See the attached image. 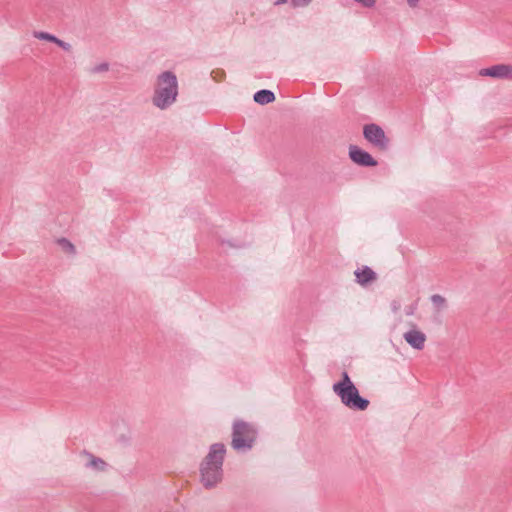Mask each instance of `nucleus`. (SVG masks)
I'll return each mask as SVG.
<instances>
[{
    "label": "nucleus",
    "instance_id": "1",
    "mask_svg": "<svg viewBox=\"0 0 512 512\" xmlns=\"http://www.w3.org/2000/svg\"><path fill=\"white\" fill-rule=\"evenodd\" d=\"M225 454L223 444H213L201 466V482L206 488L214 487L222 479L221 466Z\"/></svg>",
    "mask_w": 512,
    "mask_h": 512
},
{
    "label": "nucleus",
    "instance_id": "2",
    "mask_svg": "<svg viewBox=\"0 0 512 512\" xmlns=\"http://www.w3.org/2000/svg\"><path fill=\"white\" fill-rule=\"evenodd\" d=\"M177 95L178 84L176 76L170 72L162 73L156 83L152 98L153 104L160 109H166L175 102Z\"/></svg>",
    "mask_w": 512,
    "mask_h": 512
},
{
    "label": "nucleus",
    "instance_id": "3",
    "mask_svg": "<svg viewBox=\"0 0 512 512\" xmlns=\"http://www.w3.org/2000/svg\"><path fill=\"white\" fill-rule=\"evenodd\" d=\"M333 391L339 396L341 402L352 410L364 411L369 406V401L359 395V391L346 372L342 380L333 385Z\"/></svg>",
    "mask_w": 512,
    "mask_h": 512
},
{
    "label": "nucleus",
    "instance_id": "4",
    "mask_svg": "<svg viewBox=\"0 0 512 512\" xmlns=\"http://www.w3.org/2000/svg\"><path fill=\"white\" fill-rule=\"evenodd\" d=\"M255 440V431L247 423L237 421L233 426L232 446L235 449L250 448Z\"/></svg>",
    "mask_w": 512,
    "mask_h": 512
},
{
    "label": "nucleus",
    "instance_id": "5",
    "mask_svg": "<svg viewBox=\"0 0 512 512\" xmlns=\"http://www.w3.org/2000/svg\"><path fill=\"white\" fill-rule=\"evenodd\" d=\"M364 137L379 150H385L388 146V139L381 127L370 124L364 127Z\"/></svg>",
    "mask_w": 512,
    "mask_h": 512
},
{
    "label": "nucleus",
    "instance_id": "6",
    "mask_svg": "<svg viewBox=\"0 0 512 512\" xmlns=\"http://www.w3.org/2000/svg\"><path fill=\"white\" fill-rule=\"evenodd\" d=\"M404 340L414 349L422 350L425 347L427 337L423 331L412 326L403 334Z\"/></svg>",
    "mask_w": 512,
    "mask_h": 512
},
{
    "label": "nucleus",
    "instance_id": "7",
    "mask_svg": "<svg viewBox=\"0 0 512 512\" xmlns=\"http://www.w3.org/2000/svg\"><path fill=\"white\" fill-rule=\"evenodd\" d=\"M349 156L351 160L361 166H376L377 162L373 157L366 151L360 149L357 146H350Z\"/></svg>",
    "mask_w": 512,
    "mask_h": 512
},
{
    "label": "nucleus",
    "instance_id": "8",
    "mask_svg": "<svg viewBox=\"0 0 512 512\" xmlns=\"http://www.w3.org/2000/svg\"><path fill=\"white\" fill-rule=\"evenodd\" d=\"M80 458L83 462V465L86 468L93 470L94 472H103L107 468V463L103 459L96 457L95 455L89 452H82L80 454Z\"/></svg>",
    "mask_w": 512,
    "mask_h": 512
},
{
    "label": "nucleus",
    "instance_id": "9",
    "mask_svg": "<svg viewBox=\"0 0 512 512\" xmlns=\"http://www.w3.org/2000/svg\"><path fill=\"white\" fill-rule=\"evenodd\" d=\"M482 76H490L493 78H507L512 79V66L511 65H496L490 68H485L480 71Z\"/></svg>",
    "mask_w": 512,
    "mask_h": 512
},
{
    "label": "nucleus",
    "instance_id": "10",
    "mask_svg": "<svg viewBox=\"0 0 512 512\" xmlns=\"http://www.w3.org/2000/svg\"><path fill=\"white\" fill-rule=\"evenodd\" d=\"M355 276L357 282L361 285H365L375 279V273L368 267L355 271Z\"/></svg>",
    "mask_w": 512,
    "mask_h": 512
},
{
    "label": "nucleus",
    "instance_id": "11",
    "mask_svg": "<svg viewBox=\"0 0 512 512\" xmlns=\"http://www.w3.org/2000/svg\"><path fill=\"white\" fill-rule=\"evenodd\" d=\"M275 100L274 93L270 90H260L254 94V101L264 105Z\"/></svg>",
    "mask_w": 512,
    "mask_h": 512
},
{
    "label": "nucleus",
    "instance_id": "12",
    "mask_svg": "<svg viewBox=\"0 0 512 512\" xmlns=\"http://www.w3.org/2000/svg\"><path fill=\"white\" fill-rule=\"evenodd\" d=\"M34 36L38 39H42V40H46V41H50V42H53V43H56L58 46L64 48L65 50H69L70 49V45L63 42L62 40L56 38L55 36L49 34V33H46V32H35L34 33Z\"/></svg>",
    "mask_w": 512,
    "mask_h": 512
},
{
    "label": "nucleus",
    "instance_id": "13",
    "mask_svg": "<svg viewBox=\"0 0 512 512\" xmlns=\"http://www.w3.org/2000/svg\"><path fill=\"white\" fill-rule=\"evenodd\" d=\"M56 244L66 254H74L75 253V247L74 245L65 238H59L56 240Z\"/></svg>",
    "mask_w": 512,
    "mask_h": 512
},
{
    "label": "nucleus",
    "instance_id": "14",
    "mask_svg": "<svg viewBox=\"0 0 512 512\" xmlns=\"http://www.w3.org/2000/svg\"><path fill=\"white\" fill-rule=\"evenodd\" d=\"M311 0H293V5L297 7H303L310 3Z\"/></svg>",
    "mask_w": 512,
    "mask_h": 512
},
{
    "label": "nucleus",
    "instance_id": "15",
    "mask_svg": "<svg viewBox=\"0 0 512 512\" xmlns=\"http://www.w3.org/2000/svg\"><path fill=\"white\" fill-rule=\"evenodd\" d=\"M432 300L436 304H443L444 303V299L441 296H439V295L433 296Z\"/></svg>",
    "mask_w": 512,
    "mask_h": 512
},
{
    "label": "nucleus",
    "instance_id": "16",
    "mask_svg": "<svg viewBox=\"0 0 512 512\" xmlns=\"http://www.w3.org/2000/svg\"><path fill=\"white\" fill-rule=\"evenodd\" d=\"M410 6H416L419 0H407Z\"/></svg>",
    "mask_w": 512,
    "mask_h": 512
},
{
    "label": "nucleus",
    "instance_id": "17",
    "mask_svg": "<svg viewBox=\"0 0 512 512\" xmlns=\"http://www.w3.org/2000/svg\"><path fill=\"white\" fill-rule=\"evenodd\" d=\"M416 309V304L413 307L409 308L408 314L412 315L414 313V310Z\"/></svg>",
    "mask_w": 512,
    "mask_h": 512
},
{
    "label": "nucleus",
    "instance_id": "18",
    "mask_svg": "<svg viewBox=\"0 0 512 512\" xmlns=\"http://www.w3.org/2000/svg\"><path fill=\"white\" fill-rule=\"evenodd\" d=\"M288 0H278L277 1V4H282V3H286Z\"/></svg>",
    "mask_w": 512,
    "mask_h": 512
}]
</instances>
